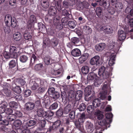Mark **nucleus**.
Here are the masks:
<instances>
[{"label":"nucleus","instance_id":"f257e3e1","mask_svg":"<svg viewBox=\"0 0 133 133\" xmlns=\"http://www.w3.org/2000/svg\"><path fill=\"white\" fill-rule=\"evenodd\" d=\"M100 111V129L103 130L107 129L108 127H109L110 124L112 122V121L110 120H107L104 117V116L101 113Z\"/></svg>","mask_w":133,"mask_h":133},{"label":"nucleus","instance_id":"f03ea898","mask_svg":"<svg viewBox=\"0 0 133 133\" xmlns=\"http://www.w3.org/2000/svg\"><path fill=\"white\" fill-rule=\"evenodd\" d=\"M5 22L6 25H9L11 23V26L14 28L17 25V23L15 18L14 17H12L10 15L8 14L5 16Z\"/></svg>","mask_w":133,"mask_h":133},{"label":"nucleus","instance_id":"7ed1b4c3","mask_svg":"<svg viewBox=\"0 0 133 133\" xmlns=\"http://www.w3.org/2000/svg\"><path fill=\"white\" fill-rule=\"evenodd\" d=\"M42 80L39 78H35L34 77H32L30 83L31 90L34 91L37 89L39 87L38 83L40 85Z\"/></svg>","mask_w":133,"mask_h":133},{"label":"nucleus","instance_id":"20e7f679","mask_svg":"<svg viewBox=\"0 0 133 133\" xmlns=\"http://www.w3.org/2000/svg\"><path fill=\"white\" fill-rule=\"evenodd\" d=\"M103 65L100 68V73L102 72V74L100 75V81L102 79V77L104 79L108 78V80H109V73L107 71V64L106 63H104Z\"/></svg>","mask_w":133,"mask_h":133},{"label":"nucleus","instance_id":"39448f33","mask_svg":"<svg viewBox=\"0 0 133 133\" xmlns=\"http://www.w3.org/2000/svg\"><path fill=\"white\" fill-rule=\"evenodd\" d=\"M9 49L11 58H16L20 54L19 50L15 46L10 45Z\"/></svg>","mask_w":133,"mask_h":133},{"label":"nucleus","instance_id":"423d86ee","mask_svg":"<svg viewBox=\"0 0 133 133\" xmlns=\"http://www.w3.org/2000/svg\"><path fill=\"white\" fill-rule=\"evenodd\" d=\"M85 118V114L84 112H83L81 114L78 121L74 122V124L76 127L79 128L80 127H82V123L84 122Z\"/></svg>","mask_w":133,"mask_h":133},{"label":"nucleus","instance_id":"0eeeda50","mask_svg":"<svg viewBox=\"0 0 133 133\" xmlns=\"http://www.w3.org/2000/svg\"><path fill=\"white\" fill-rule=\"evenodd\" d=\"M108 85L107 84H105L103 86L102 90L103 91L100 93V99L105 100L106 99L107 93V89Z\"/></svg>","mask_w":133,"mask_h":133},{"label":"nucleus","instance_id":"6e6552de","mask_svg":"<svg viewBox=\"0 0 133 133\" xmlns=\"http://www.w3.org/2000/svg\"><path fill=\"white\" fill-rule=\"evenodd\" d=\"M96 78V75L94 73L92 72H90L88 74L87 76V82L83 81L82 82V83H84L85 84L89 82H92Z\"/></svg>","mask_w":133,"mask_h":133},{"label":"nucleus","instance_id":"1a4fd4ad","mask_svg":"<svg viewBox=\"0 0 133 133\" xmlns=\"http://www.w3.org/2000/svg\"><path fill=\"white\" fill-rule=\"evenodd\" d=\"M103 31L105 34H111L113 32V30L111 26L109 25H104L100 28V31Z\"/></svg>","mask_w":133,"mask_h":133},{"label":"nucleus","instance_id":"9d476101","mask_svg":"<svg viewBox=\"0 0 133 133\" xmlns=\"http://www.w3.org/2000/svg\"><path fill=\"white\" fill-rule=\"evenodd\" d=\"M100 57L99 56L96 55L92 57L90 60V63L92 65H97L99 64Z\"/></svg>","mask_w":133,"mask_h":133},{"label":"nucleus","instance_id":"9b49d317","mask_svg":"<svg viewBox=\"0 0 133 133\" xmlns=\"http://www.w3.org/2000/svg\"><path fill=\"white\" fill-rule=\"evenodd\" d=\"M126 35L125 32L121 30H119L118 32V39L120 41L124 40L126 37Z\"/></svg>","mask_w":133,"mask_h":133},{"label":"nucleus","instance_id":"f8f14e48","mask_svg":"<svg viewBox=\"0 0 133 133\" xmlns=\"http://www.w3.org/2000/svg\"><path fill=\"white\" fill-rule=\"evenodd\" d=\"M85 127L87 131L89 133H92L94 130L93 124L89 121H87L86 122Z\"/></svg>","mask_w":133,"mask_h":133},{"label":"nucleus","instance_id":"ddd939ff","mask_svg":"<svg viewBox=\"0 0 133 133\" xmlns=\"http://www.w3.org/2000/svg\"><path fill=\"white\" fill-rule=\"evenodd\" d=\"M125 21L131 27H133V15H128L125 19Z\"/></svg>","mask_w":133,"mask_h":133},{"label":"nucleus","instance_id":"4468645a","mask_svg":"<svg viewBox=\"0 0 133 133\" xmlns=\"http://www.w3.org/2000/svg\"><path fill=\"white\" fill-rule=\"evenodd\" d=\"M36 121L35 120H31L27 122H24L23 123L24 127L25 129L28 127L34 125L36 123Z\"/></svg>","mask_w":133,"mask_h":133},{"label":"nucleus","instance_id":"2eb2a0df","mask_svg":"<svg viewBox=\"0 0 133 133\" xmlns=\"http://www.w3.org/2000/svg\"><path fill=\"white\" fill-rule=\"evenodd\" d=\"M35 104L32 102H28L24 105V109L27 111H30L33 110L35 108Z\"/></svg>","mask_w":133,"mask_h":133},{"label":"nucleus","instance_id":"dca6fc26","mask_svg":"<svg viewBox=\"0 0 133 133\" xmlns=\"http://www.w3.org/2000/svg\"><path fill=\"white\" fill-rule=\"evenodd\" d=\"M54 115V113L50 111H45L43 116V119L49 121L51 118V116Z\"/></svg>","mask_w":133,"mask_h":133},{"label":"nucleus","instance_id":"f3484780","mask_svg":"<svg viewBox=\"0 0 133 133\" xmlns=\"http://www.w3.org/2000/svg\"><path fill=\"white\" fill-rule=\"evenodd\" d=\"M6 83H4V85H3L1 86L3 88L2 89H1V90H2L4 92V94L6 95V96L8 97H9L11 95V92L10 90H8V87L6 85Z\"/></svg>","mask_w":133,"mask_h":133},{"label":"nucleus","instance_id":"a211bd4d","mask_svg":"<svg viewBox=\"0 0 133 133\" xmlns=\"http://www.w3.org/2000/svg\"><path fill=\"white\" fill-rule=\"evenodd\" d=\"M42 105L43 107L47 108L49 107L50 103V100L48 97L43 98L41 99Z\"/></svg>","mask_w":133,"mask_h":133},{"label":"nucleus","instance_id":"6ab92c4d","mask_svg":"<svg viewBox=\"0 0 133 133\" xmlns=\"http://www.w3.org/2000/svg\"><path fill=\"white\" fill-rule=\"evenodd\" d=\"M37 89L38 92L39 94L42 93L44 92L45 89L43 81L42 80L41 81L39 87H38Z\"/></svg>","mask_w":133,"mask_h":133},{"label":"nucleus","instance_id":"aec40b11","mask_svg":"<svg viewBox=\"0 0 133 133\" xmlns=\"http://www.w3.org/2000/svg\"><path fill=\"white\" fill-rule=\"evenodd\" d=\"M44 62L46 65H48L54 63L55 61L50 56H47L45 57Z\"/></svg>","mask_w":133,"mask_h":133},{"label":"nucleus","instance_id":"412c9836","mask_svg":"<svg viewBox=\"0 0 133 133\" xmlns=\"http://www.w3.org/2000/svg\"><path fill=\"white\" fill-rule=\"evenodd\" d=\"M73 126L68 127L66 128V131L64 132L63 128H62L60 129L59 131L61 133H74Z\"/></svg>","mask_w":133,"mask_h":133},{"label":"nucleus","instance_id":"4be33fe9","mask_svg":"<svg viewBox=\"0 0 133 133\" xmlns=\"http://www.w3.org/2000/svg\"><path fill=\"white\" fill-rule=\"evenodd\" d=\"M71 54L74 57H78L81 55V52L79 49L77 48H76L72 51Z\"/></svg>","mask_w":133,"mask_h":133},{"label":"nucleus","instance_id":"5701e85b","mask_svg":"<svg viewBox=\"0 0 133 133\" xmlns=\"http://www.w3.org/2000/svg\"><path fill=\"white\" fill-rule=\"evenodd\" d=\"M89 56L88 53H86L82 55L79 59V63H82L85 61L88 58Z\"/></svg>","mask_w":133,"mask_h":133},{"label":"nucleus","instance_id":"b1692460","mask_svg":"<svg viewBox=\"0 0 133 133\" xmlns=\"http://www.w3.org/2000/svg\"><path fill=\"white\" fill-rule=\"evenodd\" d=\"M83 92L81 91L78 90L75 93V98L76 101H78L82 97Z\"/></svg>","mask_w":133,"mask_h":133},{"label":"nucleus","instance_id":"393cba45","mask_svg":"<svg viewBox=\"0 0 133 133\" xmlns=\"http://www.w3.org/2000/svg\"><path fill=\"white\" fill-rule=\"evenodd\" d=\"M57 12L56 8L54 7H50L48 13L49 15L51 16H54Z\"/></svg>","mask_w":133,"mask_h":133},{"label":"nucleus","instance_id":"a878e982","mask_svg":"<svg viewBox=\"0 0 133 133\" xmlns=\"http://www.w3.org/2000/svg\"><path fill=\"white\" fill-rule=\"evenodd\" d=\"M38 29L43 33H44L46 31V30L45 26L42 23H38Z\"/></svg>","mask_w":133,"mask_h":133},{"label":"nucleus","instance_id":"bb28decb","mask_svg":"<svg viewBox=\"0 0 133 133\" xmlns=\"http://www.w3.org/2000/svg\"><path fill=\"white\" fill-rule=\"evenodd\" d=\"M116 55L111 54L110 56V59L109 62V65L110 66H112L115 64Z\"/></svg>","mask_w":133,"mask_h":133},{"label":"nucleus","instance_id":"cd10ccee","mask_svg":"<svg viewBox=\"0 0 133 133\" xmlns=\"http://www.w3.org/2000/svg\"><path fill=\"white\" fill-rule=\"evenodd\" d=\"M36 16L34 15H31L29 19L28 23L30 24H33L36 22Z\"/></svg>","mask_w":133,"mask_h":133},{"label":"nucleus","instance_id":"c85d7f7f","mask_svg":"<svg viewBox=\"0 0 133 133\" xmlns=\"http://www.w3.org/2000/svg\"><path fill=\"white\" fill-rule=\"evenodd\" d=\"M71 110V106L70 104H68L64 108L63 112L65 114H67Z\"/></svg>","mask_w":133,"mask_h":133},{"label":"nucleus","instance_id":"c756f323","mask_svg":"<svg viewBox=\"0 0 133 133\" xmlns=\"http://www.w3.org/2000/svg\"><path fill=\"white\" fill-rule=\"evenodd\" d=\"M59 20L56 18H54V23L55 25L57 26V28L59 30H61L63 28L62 25L59 23Z\"/></svg>","mask_w":133,"mask_h":133},{"label":"nucleus","instance_id":"7c9ffc66","mask_svg":"<svg viewBox=\"0 0 133 133\" xmlns=\"http://www.w3.org/2000/svg\"><path fill=\"white\" fill-rule=\"evenodd\" d=\"M14 38L16 41L20 40L22 38V35L19 32H16L14 35Z\"/></svg>","mask_w":133,"mask_h":133},{"label":"nucleus","instance_id":"2f4dec72","mask_svg":"<svg viewBox=\"0 0 133 133\" xmlns=\"http://www.w3.org/2000/svg\"><path fill=\"white\" fill-rule=\"evenodd\" d=\"M92 88L90 86H88L84 89L85 94L90 95L91 93Z\"/></svg>","mask_w":133,"mask_h":133},{"label":"nucleus","instance_id":"473e14b6","mask_svg":"<svg viewBox=\"0 0 133 133\" xmlns=\"http://www.w3.org/2000/svg\"><path fill=\"white\" fill-rule=\"evenodd\" d=\"M14 85H15V84H13L12 86V90L13 91L16 93L19 94L21 93V90L20 87L18 86H16L14 87L13 86Z\"/></svg>","mask_w":133,"mask_h":133},{"label":"nucleus","instance_id":"72a5a7b5","mask_svg":"<svg viewBox=\"0 0 133 133\" xmlns=\"http://www.w3.org/2000/svg\"><path fill=\"white\" fill-rule=\"evenodd\" d=\"M38 60L37 58L35 55L33 54L32 55V57L31 59L30 63V65H32L34 63H36V62Z\"/></svg>","mask_w":133,"mask_h":133},{"label":"nucleus","instance_id":"f704fd0d","mask_svg":"<svg viewBox=\"0 0 133 133\" xmlns=\"http://www.w3.org/2000/svg\"><path fill=\"white\" fill-rule=\"evenodd\" d=\"M9 105L10 107L14 109H17L18 107L17 103L14 101L10 102L9 103Z\"/></svg>","mask_w":133,"mask_h":133},{"label":"nucleus","instance_id":"c9c22d12","mask_svg":"<svg viewBox=\"0 0 133 133\" xmlns=\"http://www.w3.org/2000/svg\"><path fill=\"white\" fill-rule=\"evenodd\" d=\"M93 105L94 107L96 108L100 106V102L99 98H96L93 101Z\"/></svg>","mask_w":133,"mask_h":133},{"label":"nucleus","instance_id":"e433bc0d","mask_svg":"<svg viewBox=\"0 0 133 133\" xmlns=\"http://www.w3.org/2000/svg\"><path fill=\"white\" fill-rule=\"evenodd\" d=\"M24 39L27 40H29L32 38V36L30 34V33L27 31H25L24 34Z\"/></svg>","mask_w":133,"mask_h":133},{"label":"nucleus","instance_id":"4c0bfd02","mask_svg":"<svg viewBox=\"0 0 133 133\" xmlns=\"http://www.w3.org/2000/svg\"><path fill=\"white\" fill-rule=\"evenodd\" d=\"M16 116L15 114H11L8 115L7 117V119L9 121H12L15 119Z\"/></svg>","mask_w":133,"mask_h":133},{"label":"nucleus","instance_id":"58836bf2","mask_svg":"<svg viewBox=\"0 0 133 133\" xmlns=\"http://www.w3.org/2000/svg\"><path fill=\"white\" fill-rule=\"evenodd\" d=\"M50 42L49 39L48 38H44L43 39V48H45Z\"/></svg>","mask_w":133,"mask_h":133},{"label":"nucleus","instance_id":"ea45409f","mask_svg":"<svg viewBox=\"0 0 133 133\" xmlns=\"http://www.w3.org/2000/svg\"><path fill=\"white\" fill-rule=\"evenodd\" d=\"M89 68L87 66H83L81 69V71L82 73L84 74H87L89 71Z\"/></svg>","mask_w":133,"mask_h":133},{"label":"nucleus","instance_id":"a19ab883","mask_svg":"<svg viewBox=\"0 0 133 133\" xmlns=\"http://www.w3.org/2000/svg\"><path fill=\"white\" fill-rule=\"evenodd\" d=\"M50 42L53 46H56L58 44V42L57 39L55 38H54L52 39H51Z\"/></svg>","mask_w":133,"mask_h":133},{"label":"nucleus","instance_id":"79ce46f5","mask_svg":"<svg viewBox=\"0 0 133 133\" xmlns=\"http://www.w3.org/2000/svg\"><path fill=\"white\" fill-rule=\"evenodd\" d=\"M37 112V116L39 117H42L45 111L42 109H39Z\"/></svg>","mask_w":133,"mask_h":133},{"label":"nucleus","instance_id":"37998d69","mask_svg":"<svg viewBox=\"0 0 133 133\" xmlns=\"http://www.w3.org/2000/svg\"><path fill=\"white\" fill-rule=\"evenodd\" d=\"M20 61L22 63H25L28 60L27 56L25 55H23L21 56L19 58Z\"/></svg>","mask_w":133,"mask_h":133},{"label":"nucleus","instance_id":"c03bdc74","mask_svg":"<svg viewBox=\"0 0 133 133\" xmlns=\"http://www.w3.org/2000/svg\"><path fill=\"white\" fill-rule=\"evenodd\" d=\"M50 96L54 99H56L59 98L60 95L58 92H55L50 95Z\"/></svg>","mask_w":133,"mask_h":133},{"label":"nucleus","instance_id":"a18cd8bd","mask_svg":"<svg viewBox=\"0 0 133 133\" xmlns=\"http://www.w3.org/2000/svg\"><path fill=\"white\" fill-rule=\"evenodd\" d=\"M17 59H16V61L15 60H12L9 63V67L10 68H12L15 67L16 65V61Z\"/></svg>","mask_w":133,"mask_h":133},{"label":"nucleus","instance_id":"49530a36","mask_svg":"<svg viewBox=\"0 0 133 133\" xmlns=\"http://www.w3.org/2000/svg\"><path fill=\"white\" fill-rule=\"evenodd\" d=\"M113 114L111 113H107L105 114V118L107 120H110L112 121V118L113 117Z\"/></svg>","mask_w":133,"mask_h":133},{"label":"nucleus","instance_id":"de8ad7c7","mask_svg":"<svg viewBox=\"0 0 133 133\" xmlns=\"http://www.w3.org/2000/svg\"><path fill=\"white\" fill-rule=\"evenodd\" d=\"M61 124V122L59 120H58L55 122L53 124V127L54 128L57 129L58 128Z\"/></svg>","mask_w":133,"mask_h":133},{"label":"nucleus","instance_id":"09e8293b","mask_svg":"<svg viewBox=\"0 0 133 133\" xmlns=\"http://www.w3.org/2000/svg\"><path fill=\"white\" fill-rule=\"evenodd\" d=\"M61 95L62 101L64 102L67 99L66 94L65 92H63L61 93Z\"/></svg>","mask_w":133,"mask_h":133},{"label":"nucleus","instance_id":"8fccbe9b","mask_svg":"<svg viewBox=\"0 0 133 133\" xmlns=\"http://www.w3.org/2000/svg\"><path fill=\"white\" fill-rule=\"evenodd\" d=\"M125 12L126 13H129L130 12V14L129 15H133V4L132 5V9H131V8L129 7H127L125 10Z\"/></svg>","mask_w":133,"mask_h":133},{"label":"nucleus","instance_id":"3c124183","mask_svg":"<svg viewBox=\"0 0 133 133\" xmlns=\"http://www.w3.org/2000/svg\"><path fill=\"white\" fill-rule=\"evenodd\" d=\"M107 10L108 12L110 15H113L115 11V9L112 7L108 8Z\"/></svg>","mask_w":133,"mask_h":133},{"label":"nucleus","instance_id":"603ef678","mask_svg":"<svg viewBox=\"0 0 133 133\" xmlns=\"http://www.w3.org/2000/svg\"><path fill=\"white\" fill-rule=\"evenodd\" d=\"M14 125L16 127H19L21 126L22 124V122L19 120H15L14 123Z\"/></svg>","mask_w":133,"mask_h":133},{"label":"nucleus","instance_id":"864d4df0","mask_svg":"<svg viewBox=\"0 0 133 133\" xmlns=\"http://www.w3.org/2000/svg\"><path fill=\"white\" fill-rule=\"evenodd\" d=\"M85 109V104L83 103H82L81 104L79 105L78 107V109L80 111H84Z\"/></svg>","mask_w":133,"mask_h":133},{"label":"nucleus","instance_id":"5fc2aeb1","mask_svg":"<svg viewBox=\"0 0 133 133\" xmlns=\"http://www.w3.org/2000/svg\"><path fill=\"white\" fill-rule=\"evenodd\" d=\"M43 67V65L41 63L36 64L35 67V69L36 70H41Z\"/></svg>","mask_w":133,"mask_h":133},{"label":"nucleus","instance_id":"6e6d98bb","mask_svg":"<svg viewBox=\"0 0 133 133\" xmlns=\"http://www.w3.org/2000/svg\"><path fill=\"white\" fill-rule=\"evenodd\" d=\"M115 7L118 11H119L122 9L123 5L121 3L117 2L116 4Z\"/></svg>","mask_w":133,"mask_h":133},{"label":"nucleus","instance_id":"4d7b16f0","mask_svg":"<svg viewBox=\"0 0 133 133\" xmlns=\"http://www.w3.org/2000/svg\"><path fill=\"white\" fill-rule=\"evenodd\" d=\"M58 107V104L56 102L50 105L49 108L50 110H53L56 109Z\"/></svg>","mask_w":133,"mask_h":133},{"label":"nucleus","instance_id":"13d9d810","mask_svg":"<svg viewBox=\"0 0 133 133\" xmlns=\"http://www.w3.org/2000/svg\"><path fill=\"white\" fill-rule=\"evenodd\" d=\"M93 107V105H89L88 106L87 108V112L89 114L92 112L94 109Z\"/></svg>","mask_w":133,"mask_h":133},{"label":"nucleus","instance_id":"bf43d9fd","mask_svg":"<svg viewBox=\"0 0 133 133\" xmlns=\"http://www.w3.org/2000/svg\"><path fill=\"white\" fill-rule=\"evenodd\" d=\"M69 27L71 29L74 28L76 26V25L74 21H70L68 23Z\"/></svg>","mask_w":133,"mask_h":133},{"label":"nucleus","instance_id":"052dcab7","mask_svg":"<svg viewBox=\"0 0 133 133\" xmlns=\"http://www.w3.org/2000/svg\"><path fill=\"white\" fill-rule=\"evenodd\" d=\"M31 94V91L30 90L27 89L25 91L24 93V95L25 97H28Z\"/></svg>","mask_w":133,"mask_h":133},{"label":"nucleus","instance_id":"680f3d73","mask_svg":"<svg viewBox=\"0 0 133 133\" xmlns=\"http://www.w3.org/2000/svg\"><path fill=\"white\" fill-rule=\"evenodd\" d=\"M71 42L74 44L78 43L79 41V39L77 37H74L71 39Z\"/></svg>","mask_w":133,"mask_h":133},{"label":"nucleus","instance_id":"e2e57ef3","mask_svg":"<svg viewBox=\"0 0 133 133\" xmlns=\"http://www.w3.org/2000/svg\"><path fill=\"white\" fill-rule=\"evenodd\" d=\"M95 117H97L98 120H100V110H96L94 114Z\"/></svg>","mask_w":133,"mask_h":133},{"label":"nucleus","instance_id":"0e129e2a","mask_svg":"<svg viewBox=\"0 0 133 133\" xmlns=\"http://www.w3.org/2000/svg\"><path fill=\"white\" fill-rule=\"evenodd\" d=\"M16 117H21L22 115V113L19 111L15 110V114Z\"/></svg>","mask_w":133,"mask_h":133},{"label":"nucleus","instance_id":"69168bd1","mask_svg":"<svg viewBox=\"0 0 133 133\" xmlns=\"http://www.w3.org/2000/svg\"><path fill=\"white\" fill-rule=\"evenodd\" d=\"M9 121L7 119L6 120L5 119L4 120H2L1 122H0V123L3 125H8L9 123Z\"/></svg>","mask_w":133,"mask_h":133},{"label":"nucleus","instance_id":"338daca9","mask_svg":"<svg viewBox=\"0 0 133 133\" xmlns=\"http://www.w3.org/2000/svg\"><path fill=\"white\" fill-rule=\"evenodd\" d=\"M33 49V47L32 45H29L28 46L25 48V50H28L27 52L29 53H31L32 52V49Z\"/></svg>","mask_w":133,"mask_h":133},{"label":"nucleus","instance_id":"774afa93","mask_svg":"<svg viewBox=\"0 0 133 133\" xmlns=\"http://www.w3.org/2000/svg\"><path fill=\"white\" fill-rule=\"evenodd\" d=\"M75 116V112L74 111H72L69 114V117L72 120L74 119Z\"/></svg>","mask_w":133,"mask_h":133}]
</instances>
